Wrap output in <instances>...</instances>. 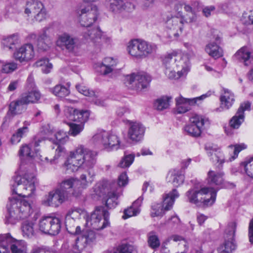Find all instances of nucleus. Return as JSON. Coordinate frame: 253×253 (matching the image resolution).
Returning a JSON list of instances; mask_svg holds the SVG:
<instances>
[{"label":"nucleus","mask_w":253,"mask_h":253,"mask_svg":"<svg viewBox=\"0 0 253 253\" xmlns=\"http://www.w3.org/2000/svg\"><path fill=\"white\" fill-rule=\"evenodd\" d=\"M85 213L84 210L79 208H73L69 210L65 218V224L69 232L74 233V230L70 226L72 220H75L78 219L82 215H84Z\"/></svg>","instance_id":"obj_29"},{"label":"nucleus","mask_w":253,"mask_h":253,"mask_svg":"<svg viewBox=\"0 0 253 253\" xmlns=\"http://www.w3.org/2000/svg\"><path fill=\"white\" fill-rule=\"evenodd\" d=\"M190 124L185 127V130L192 136L198 137L202 133L204 126L209 123V120L204 116L194 115L190 118Z\"/></svg>","instance_id":"obj_20"},{"label":"nucleus","mask_w":253,"mask_h":253,"mask_svg":"<svg viewBox=\"0 0 253 253\" xmlns=\"http://www.w3.org/2000/svg\"><path fill=\"white\" fill-rule=\"evenodd\" d=\"M205 148L213 162L219 163L220 164L224 162L223 155L219 150L211 146H206Z\"/></svg>","instance_id":"obj_38"},{"label":"nucleus","mask_w":253,"mask_h":253,"mask_svg":"<svg viewBox=\"0 0 253 253\" xmlns=\"http://www.w3.org/2000/svg\"><path fill=\"white\" fill-rule=\"evenodd\" d=\"M247 148V145L244 143L237 144L234 145L229 146V149L231 152L233 153V155L231 157L229 158V161H232L235 160L238 155L239 153L242 150L245 149Z\"/></svg>","instance_id":"obj_48"},{"label":"nucleus","mask_w":253,"mask_h":253,"mask_svg":"<svg viewBox=\"0 0 253 253\" xmlns=\"http://www.w3.org/2000/svg\"><path fill=\"white\" fill-rule=\"evenodd\" d=\"M41 93L36 88H33L31 91L23 93L21 96L22 99V101L25 103L26 105L30 103H37L41 99Z\"/></svg>","instance_id":"obj_37"},{"label":"nucleus","mask_w":253,"mask_h":253,"mask_svg":"<svg viewBox=\"0 0 253 253\" xmlns=\"http://www.w3.org/2000/svg\"><path fill=\"white\" fill-rule=\"evenodd\" d=\"M51 44V41L45 33L39 38L38 46L39 48L46 50L50 47Z\"/></svg>","instance_id":"obj_46"},{"label":"nucleus","mask_w":253,"mask_h":253,"mask_svg":"<svg viewBox=\"0 0 253 253\" xmlns=\"http://www.w3.org/2000/svg\"><path fill=\"white\" fill-rule=\"evenodd\" d=\"M156 46L141 39H133L127 44V50L134 59L141 60L156 51Z\"/></svg>","instance_id":"obj_9"},{"label":"nucleus","mask_w":253,"mask_h":253,"mask_svg":"<svg viewBox=\"0 0 253 253\" xmlns=\"http://www.w3.org/2000/svg\"><path fill=\"white\" fill-rule=\"evenodd\" d=\"M56 139V144H64L69 140V136L66 132L59 130L55 134Z\"/></svg>","instance_id":"obj_53"},{"label":"nucleus","mask_w":253,"mask_h":253,"mask_svg":"<svg viewBox=\"0 0 253 253\" xmlns=\"http://www.w3.org/2000/svg\"><path fill=\"white\" fill-rule=\"evenodd\" d=\"M251 107V103L249 101H246L242 103L239 108L237 112L238 114L244 115L245 110H249Z\"/></svg>","instance_id":"obj_60"},{"label":"nucleus","mask_w":253,"mask_h":253,"mask_svg":"<svg viewBox=\"0 0 253 253\" xmlns=\"http://www.w3.org/2000/svg\"><path fill=\"white\" fill-rule=\"evenodd\" d=\"M97 153L79 146L70 155L65 162L63 167L68 172H75L80 168L84 170H93L96 163Z\"/></svg>","instance_id":"obj_2"},{"label":"nucleus","mask_w":253,"mask_h":253,"mask_svg":"<svg viewBox=\"0 0 253 253\" xmlns=\"http://www.w3.org/2000/svg\"><path fill=\"white\" fill-rule=\"evenodd\" d=\"M128 183L126 173H122L118 177L117 182L113 181H102L94 187L95 194L99 197L105 196L106 206L110 209L115 208L118 204V199L122 195V187Z\"/></svg>","instance_id":"obj_1"},{"label":"nucleus","mask_w":253,"mask_h":253,"mask_svg":"<svg viewBox=\"0 0 253 253\" xmlns=\"http://www.w3.org/2000/svg\"><path fill=\"white\" fill-rule=\"evenodd\" d=\"M20 42L19 37L17 34H13L2 39V44L9 49H13L16 45Z\"/></svg>","instance_id":"obj_40"},{"label":"nucleus","mask_w":253,"mask_h":253,"mask_svg":"<svg viewBox=\"0 0 253 253\" xmlns=\"http://www.w3.org/2000/svg\"><path fill=\"white\" fill-rule=\"evenodd\" d=\"M236 223L232 222L228 224L225 231V242L217 249L219 253H231L235 249L234 237L236 229Z\"/></svg>","instance_id":"obj_19"},{"label":"nucleus","mask_w":253,"mask_h":253,"mask_svg":"<svg viewBox=\"0 0 253 253\" xmlns=\"http://www.w3.org/2000/svg\"><path fill=\"white\" fill-rule=\"evenodd\" d=\"M215 7L213 5H209L204 7L202 10L203 15L206 17H209L215 11Z\"/></svg>","instance_id":"obj_59"},{"label":"nucleus","mask_w":253,"mask_h":253,"mask_svg":"<svg viewBox=\"0 0 253 253\" xmlns=\"http://www.w3.org/2000/svg\"><path fill=\"white\" fill-rule=\"evenodd\" d=\"M57 147L55 150V154L53 159H50V163L51 164H54L56 163V160L61 156H64L66 153V150L64 147L60 144H56Z\"/></svg>","instance_id":"obj_54"},{"label":"nucleus","mask_w":253,"mask_h":253,"mask_svg":"<svg viewBox=\"0 0 253 253\" xmlns=\"http://www.w3.org/2000/svg\"><path fill=\"white\" fill-rule=\"evenodd\" d=\"M169 106V99L167 97H163L158 99L154 103L155 107L160 111L168 108Z\"/></svg>","instance_id":"obj_52"},{"label":"nucleus","mask_w":253,"mask_h":253,"mask_svg":"<svg viewBox=\"0 0 253 253\" xmlns=\"http://www.w3.org/2000/svg\"><path fill=\"white\" fill-rule=\"evenodd\" d=\"M109 253H136V252L133 246L128 244H123Z\"/></svg>","instance_id":"obj_50"},{"label":"nucleus","mask_w":253,"mask_h":253,"mask_svg":"<svg viewBox=\"0 0 253 253\" xmlns=\"http://www.w3.org/2000/svg\"><path fill=\"white\" fill-rule=\"evenodd\" d=\"M86 174H82L80 176V179L76 178L71 177L65 179V180H71L76 183V185L72 186L71 188L72 191L73 196L76 197L80 196L83 189L86 188L93 181L95 176L94 170H85Z\"/></svg>","instance_id":"obj_15"},{"label":"nucleus","mask_w":253,"mask_h":253,"mask_svg":"<svg viewBox=\"0 0 253 253\" xmlns=\"http://www.w3.org/2000/svg\"><path fill=\"white\" fill-rule=\"evenodd\" d=\"M32 147L30 144L23 145L20 149L19 154L20 156L26 157L29 158H33L35 157L36 152L32 150Z\"/></svg>","instance_id":"obj_47"},{"label":"nucleus","mask_w":253,"mask_h":253,"mask_svg":"<svg viewBox=\"0 0 253 253\" xmlns=\"http://www.w3.org/2000/svg\"><path fill=\"white\" fill-rule=\"evenodd\" d=\"M211 95V93H207L201 96L191 99H187L181 96L176 98V111L179 114L184 113L190 109V105H199L206 97Z\"/></svg>","instance_id":"obj_23"},{"label":"nucleus","mask_w":253,"mask_h":253,"mask_svg":"<svg viewBox=\"0 0 253 253\" xmlns=\"http://www.w3.org/2000/svg\"><path fill=\"white\" fill-rule=\"evenodd\" d=\"M84 129L83 124H71L70 125V132L73 136L79 134Z\"/></svg>","instance_id":"obj_58"},{"label":"nucleus","mask_w":253,"mask_h":253,"mask_svg":"<svg viewBox=\"0 0 253 253\" xmlns=\"http://www.w3.org/2000/svg\"><path fill=\"white\" fill-rule=\"evenodd\" d=\"M188 201L198 206H211L215 201L216 192L209 187H193L186 193Z\"/></svg>","instance_id":"obj_7"},{"label":"nucleus","mask_w":253,"mask_h":253,"mask_svg":"<svg viewBox=\"0 0 253 253\" xmlns=\"http://www.w3.org/2000/svg\"><path fill=\"white\" fill-rule=\"evenodd\" d=\"M78 21L81 26L89 27L97 19L99 10L97 6L94 4L81 6L76 10Z\"/></svg>","instance_id":"obj_11"},{"label":"nucleus","mask_w":253,"mask_h":253,"mask_svg":"<svg viewBox=\"0 0 253 253\" xmlns=\"http://www.w3.org/2000/svg\"><path fill=\"white\" fill-rule=\"evenodd\" d=\"M109 215L103 207H97L90 215L89 222L92 228L99 230L106 227L109 224Z\"/></svg>","instance_id":"obj_16"},{"label":"nucleus","mask_w":253,"mask_h":253,"mask_svg":"<svg viewBox=\"0 0 253 253\" xmlns=\"http://www.w3.org/2000/svg\"><path fill=\"white\" fill-rule=\"evenodd\" d=\"M219 38L216 39V42H210L205 47V51L209 55L218 58L222 55L221 49L218 45Z\"/></svg>","instance_id":"obj_36"},{"label":"nucleus","mask_w":253,"mask_h":253,"mask_svg":"<svg viewBox=\"0 0 253 253\" xmlns=\"http://www.w3.org/2000/svg\"><path fill=\"white\" fill-rule=\"evenodd\" d=\"M196 12L188 13L187 14V17L185 19H184V24L195 23L197 21V16Z\"/></svg>","instance_id":"obj_61"},{"label":"nucleus","mask_w":253,"mask_h":253,"mask_svg":"<svg viewBox=\"0 0 253 253\" xmlns=\"http://www.w3.org/2000/svg\"><path fill=\"white\" fill-rule=\"evenodd\" d=\"M77 39L68 33H63L57 36L55 44L62 50H66L75 55L77 53Z\"/></svg>","instance_id":"obj_18"},{"label":"nucleus","mask_w":253,"mask_h":253,"mask_svg":"<svg viewBox=\"0 0 253 253\" xmlns=\"http://www.w3.org/2000/svg\"><path fill=\"white\" fill-rule=\"evenodd\" d=\"M34 225L32 222L26 221L23 223L21 229L24 237L29 238L34 235L35 233Z\"/></svg>","instance_id":"obj_44"},{"label":"nucleus","mask_w":253,"mask_h":253,"mask_svg":"<svg viewBox=\"0 0 253 253\" xmlns=\"http://www.w3.org/2000/svg\"><path fill=\"white\" fill-rule=\"evenodd\" d=\"M126 79L129 84H132L134 89L138 91L146 88L151 80L150 76L144 74H132L127 75Z\"/></svg>","instance_id":"obj_22"},{"label":"nucleus","mask_w":253,"mask_h":253,"mask_svg":"<svg viewBox=\"0 0 253 253\" xmlns=\"http://www.w3.org/2000/svg\"><path fill=\"white\" fill-rule=\"evenodd\" d=\"M25 169L24 166L20 165L17 175L13 178L12 190L18 196L28 198L35 191L37 179L33 173Z\"/></svg>","instance_id":"obj_4"},{"label":"nucleus","mask_w":253,"mask_h":253,"mask_svg":"<svg viewBox=\"0 0 253 253\" xmlns=\"http://www.w3.org/2000/svg\"><path fill=\"white\" fill-rule=\"evenodd\" d=\"M179 194L176 189H173L171 191L166 194L164 197L163 204L153 203L151 206L150 215L152 217L162 216L165 211L169 210L177 198Z\"/></svg>","instance_id":"obj_12"},{"label":"nucleus","mask_w":253,"mask_h":253,"mask_svg":"<svg viewBox=\"0 0 253 253\" xmlns=\"http://www.w3.org/2000/svg\"><path fill=\"white\" fill-rule=\"evenodd\" d=\"M17 68V64L15 62L6 63L2 65L1 71L4 73H10L15 71Z\"/></svg>","instance_id":"obj_57"},{"label":"nucleus","mask_w":253,"mask_h":253,"mask_svg":"<svg viewBox=\"0 0 253 253\" xmlns=\"http://www.w3.org/2000/svg\"><path fill=\"white\" fill-rule=\"evenodd\" d=\"M143 198L140 197L135 201L131 206L126 209L124 211L122 218L124 219L133 216H136L140 211V207L142 203Z\"/></svg>","instance_id":"obj_34"},{"label":"nucleus","mask_w":253,"mask_h":253,"mask_svg":"<svg viewBox=\"0 0 253 253\" xmlns=\"http://www.w3.org/2000/svg\"><path fill=\"white\" fill-rule=\"evenodd\" d=\"M71 83L68 82L66 86L61 84H58L55 86L49 88V91L54 95L60 98H64L70 94V87Z\"/></svg>","instance_id":"obj_35"},{"label":"nucleus","mask_w":253,"mask_h":253,"mask_svg":"<svg viewBox=\"0 0 253 253\" xmlns=\"http://www.w3.org/2000/svg\"><path fill=\"white\" fill-rule=\"evenodd\" d=\"M34 66L41 67L42 72L45 74L49 73L52 68V65L49 62L47 58H42L38 60L34 63Z\"/></svg>","instance_id":"obj_42"},{"label":"nucleus","mask_w":253,"mask_h":253,"mask_svg":"<svg viewBox=\"0 0 253 253\" xmlns=\"http://www.w3.org/2000/svg\"><path fill=\"white\" fill-rule=\"evenodd\" d=\"M73 234H79V236L76 240L75 245L73 247L71 253H81L87 245H91L95 241L96 235L93 231L84 230L81 232L79 226L76 227Z\"/></svg>","instance_id":"obj_13"},{"label":"nucleus","mask_w":253,"mask_h":253,"mask_svg":"<svg viewBox=\"0 0 253 253\" xmlns=\"http://www.w3.org/2000/svg\"><path fill=\"white\" fill-rule=\"evenodd\" d=\"M240 167L247 176L253 179V157L243 162Z\"/></svg>","instance_id":"obj_43"},{"label":"nucleus","mask_w":253,"mask_h":253,"mask_svg":"<svg viewBox=\"0 0 253 253\" xmlns=\"http://www.w3.org/2000/svg\"><path fill=\"white\" fill-rule=\"evenodd\" d=\"M105 5L110 11L114 13L122 10L129 11L134 8L133 5L126 0H105Z\"/></svg>","instance_id":"obj_27"},{"label":"nucleus","mask_w":253,"mask_h":253,"mask_svg":"<svg viewBox=\"0 0 253 253\" xmlns=\"http://www.w3.org/2000/svg\"><path fill=\"white\" fill-rule=\"evenodd\" d=\"M6 223H13L15 220L28 217L33 211L32 202L26 199L10 197L7 204Z\"/></svg>","instance_id":"obj_5"},{"label":"nucleus","mask_w":253,"mask_h":253,"mask_svg":"<svg viewBox=\"0 0 253 253\" xmlns=\"http://www.w3.org/2000/svg\"><path fill=\"white\" fill-rule=\"evenodd\" d=\"M163 64L165 74L169 79H178L186 76L190 70V55L173 52L165 56Z\"/></svg>","instance_id":"obj_3"},{"label":"nucleus","mask_w":253,"mask_h":253,"mask_svg":"<svg viewBox=\"0 0 253 253\" xmlns=\"http://www.w3.org/2000/svg\"><path fill=\"white\" fill-rule=\"evenodd\" d=\"M249 241L253 244V218L251 220L249 226Z\"/></svg>","instance_id":"obj_64"},{"label":"nucleus","mask_w":253,"mask_h":253,"mask_svg":"<svg viewBox=\"0 0 253 253\" xmlns=\"http://www.w3.org/2000/svg\"><path fill=\"white\" fill-rule=\"evenodd\" d=\"M39 228L40 231L45 234L57 235L61 229L60 220L55 217H43L39 221Z\"/></svg>","instance_id":"obj_17"},{"label":"nucleus","mask_w":253,"mask_h":253,"mask_svg":"<svg viewBox=\"0 0 253 253\" xmlns=\"http://www.w3.org/2000/svg\"><path fill=\"white\" fill-rule=\"evenodd\" d=\"M76 87L80 93L84 96L90 97L94 96V92L93 90L89 89L87 87L83 84H78Z\"/></svg>","instance_id":"obj_56"},{"label":"nucleus","mask_w":253,"mask_h":253,"mask_svg":"<svg viewBox=\"0 0 253 253\" xmlns=\"http://www.w3.org/2000/svg\"><path fill=\"white\" fill-rule=\"evenodd\" d=\"M244 121V115L238 114L237 112L235 115L230 120V126L233 128H238Z\"/></svg>","instance_id":"obj_51"},{"label":"nucleus","mask_w":253,"mask_h":253,"mask_svg":"<svg viewBox=\"0 0 253 253\" xmlns=\"http://www.w3.org/2000/svg\"><path fill=\"white\" fill-rule=\"evenodd\" d=\"M234 57L241 61L245 63V65H248V62L251 57V53L249 49L244 46L238 50L234 54Z\"/></svg>","instance_id":"obj_39"},{"label":"nucleus","mask_w":253,"mask_h":253,"mask_svg":"<svg viewBox=\"0 0 253 253\" xmlns=\"http://www.w3.org/2000/svg\"><path fill=\"white\" fill-rule=\"evenodd\" d=\"M148 244L153 249H157L160 246L159 237L155 231H151L148 234Z\"/></svg>","instance_id":"obj_45"},{"label":"nucleus","mask_w":253,"mask_h":253,"mask_svg":"<svg viewBox=\"0 0 253 253\" xmlns=\"http://www.w3.org/2000/svg\"><path fill=\"white\" fill-rule=\"evenodd\" d=\"M134 156L129 154L125 156L120 162L119 166L121 168H125L129 167L133 163Z\"/></svg>","instance_id":"obj_55"},{"label":"nucleus","mask_w":253,"mask_h":253,"mask_svg":"<svg viewBox=\"0 0 253 253\" xmlns=\"http://www.w3.org/2000/svg\"><path fill=\"white\" fill-rule=\"evenodd\" d=\"M76 184L71 180L64 179L60 183L59 188L50 191L45 196L42 201V204L46 206L58 207L73 196L71 188Z\"/></svg>","instance_id":"obj_6"},{"label":"nucleus","mask_w":253,"mask_h":253,"mask_svg":"<svg viewBox=\"0 0 253 253\" xmlns=\"http://www.w3.org/2000/svg\"><path fill=\"white\" fill-rule=\"evenodd\" d=\"M224 172L219 170H210L208 172L207 180L211 185L220 186L224 182Z\"/></svg>","instance_id":"obj_32"},{"label":"nucleus","mask_w":253,"mask_h":253,"mask_svg":"<svg viewBox=\"0 0 253 253\" xmlns=\"http://www.w3.org/2000/svg\"><path fill=\"white\" fill-rule=\"evenodd\" d=\"M0 239L3 247L9 252L10 246L12 253H27V246L24 241L15 240L9 234L0 235Z\"/></svg>","instance_id":"obj_21"},{"label":"nucleus","mask_w":253,"mask_h":253,"mask_svg":"<svg viewBox=\"0 0 253 253\" xmlns=\"http://www.w3.org/2000/svg\"><path fill=\"white\" fill-rule=\"evenodd\" d=\"M69 120L72 121L81 123L83 124L89 118V113L87 110H78L73 108L69 109Z\"/></svg>","instance_id":"obj_30"},{"label":"nucleus","mask_w":253,"mask_h":253,"mask_svg":"<svg viewBox=\"0 0 253 253\" xmlns=\"http://www.w3.org/2000/svg\"><path fill=\"white\" fill-rule=\"evenodd\" d=\"M92 143L107 151L116 150L120 148L121 140L116 133L104 130H98L91 139Z\"/></svg>","instance_id":"obj_8"},{"label":"nucleus","mask_w":253,"mask_h":253,"mask_svg":"<svg viewBox=\"0 0 253 253\" xmlns=\"http://www.w3.org/2000/svg\"><path fill=\"white\" fill-rule=\"evenodd\" d=\"M145 132L144 126L140 123L129 121L128 137L134 141H139L143 137Z\"/></svg>","instance_id":"obj_28"},{"label":"nucleus","mask_w":253,"mask_h":253,"mask_svg":"<svg viewBox=\"0 0 253 253\" xmlns=\"http://www.w3.org/2000/svg\"><path fill=\"white\" fill-rule=\"evenodd\" d=\"M188 244L186 240L182 236L172 235L163 242L161 253H187Z\"/></svg>","instance_id":"obj_10"},{"label":"nucleus","mask_w":253,"mask_h":253,"mask_svg":"<svg viewBox=\"0 0 253 253\" xmlns=\"http://www.w3.org/2000/svg\"><path fill=\"white\" fill-rule=\"evenodd\" d=\"M84 36L86 39H90L95 42L97 39H100L101 33L98 28H92L90 30H88L87 33L85 32Z\"/></svg>","instance_id":"obj_49"},{"label":"nucleus","mask_w":253,"mask_h":253,"mask_svg":"<svg viewBox=\"0 0 253 253\" xmlns=\"http://www.w3.org/2000/svg\"><path fill=\"white\" fill-rule=\"evenodd\" d=\"M18 85L19 81L18 80L12 81L9 84L7 89L9 91H13L17 88Z\"/></svg>","instance_id":"obj_63"},{"label":"nucleus","mask_w":253,"mask_h":253,"mask_svg":"<svg viewBox=\"0 0 253 253\" xmlns=\"http://www.w3.org/2000/svg\"><path fill=\"white\" fill-rule=\"evenodd\" d=\"M183 24L184 17L182 16H173L166 22L167 28L173 30V35L175 36L179 34V31L181 32Z\"/></svg>","instance_id":"obj_31"},{"label":"nucleus","mask_w":253,"mask_h":253,"mask_svg":"<svg viewBox=\"0 0 253 253\" xmlns=\"http://www.w3.org/2000/svg\"><path fill=\"white\" fill-rule=\"evenodd\" d=\"M35 56L34 47L31 43L23 44L14 53L15 59L20 62H29L33 59Z\"/></svg>","instance_id":"obj_25"},{"label":"nucleus","mask_w":253,"mask_h":253,"mask_svg":"<svg viewBox=\"0 0 253 253\" xmlns=\"http://www.w3.org/2000/svg\"><path fill=\"white\" fill-rule=\"evenodd\" d=\"M118 61L111 57L104 58L102 61L95 63L94 68L96 71L100 74L107 76L112 73L115 70Z\"/></svg>","instance_id":"obj_24"},{"label":"nucleus","mask_w":253,"mask_h":253,"mask_svg":"<svg viewBox=\"0 0 253 253\" xmlns=\"http://www.w3.org/2000/svg\"><path fill=\"white\" fill-rule=\"evenodd\" d=\"M24 13L28 16L33 17L34 19L41 22L45 19L47 11L43 3L39 0H29L26 2Z\"/></svg>","instance_id":"obj_14"},{"label":"nucleus","mask_w":253,"mask_h":253,"mask_svg":"<svg viewBox=\"0 0 253 253\" xmlns=\"http://www.w3.org/2000/svg\"><path fill=\"white\" fill-rule=\"evenodd\" d=\"M220 106L215 109L216 112H221L229 109L235 102L234 93L228 88L223 87L220 96Z\"/></svg>","instance_id":"obj_26"},{"label":"nucleus","mask_w":253,"mask_h":253,"mask_svg":"<svg viewBox=\"0 0 253 253\" xmlns=\"http://www.w3.org/2000/svg\"><path fill=\"white\" fill-rule=\"evenodd\" d=\"M22 99L20 97L19 99L12 101L9 105V112L12 115L20 114L25 109V103L23 102Z\"/></svg>","instance_id":"obj_41"},{"label":"nucleus","mask_w":253,"mask_h":253,"mask_svg":"<svg viewBox=\"0 0 253 253\" xmlns=\"http://www.w3.org/2000/svg\"><path fill=\"white\" fill-rule=\"evenodd\" d=\"M166 178L168 182L171 183L175 187L180 186L184 181V176L181 171L176 169L170 170Z\"/></svg>","instance_id":"obj_33"},{"label":"nucleus","mask_w":253,"mask_h":253,"mask_svg":"<svg viewBox=\"0 0 253 253\" xmlns=\"http://www.w3.org/2000/svg\"><path fill=\"white\" fill-rule=\"evenodd\" d=\"M244 18H248V20L246 22L248 24H253V9L249 11L248 13H245L243 14Z\"/></svg>","instance_id":"obj_62"}]
</instances>
